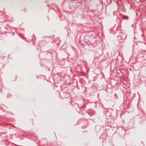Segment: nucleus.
Wrapping results in <instances>:
<instances>
[{
  "label": "nucleus",
  "mask_w": 146,
  "mask_h": 146,
  "mask_svg": "<svg viewBox=\"0 0 146 146\" xmlns=\"http://www.w3.org/2000/svg\"><path fill=\"white\" fill-rule=\"evenodd\" d=\"M123 19H125V18H127V19H128V17L127 16H123Z\"/></svg>",
  "instance_id": "1"
},
{
  "label": "nucleus",
  "mask_w": 146,
  "mask_h": 146,
  "mask_svg": "<svg viewBox=\"0 0 146 146\" xmlns=\"http://www.w3.org/2000/svg\"><path fill=\"white\" fill-rule=\"evenodd\" d=\"M13 35H14V33L13 32L12 33Z\"/></svg>",
  "instance_id": "2"
}]
</instances>
